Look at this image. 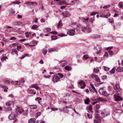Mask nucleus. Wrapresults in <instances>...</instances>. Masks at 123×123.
Returning a JSON list of instances; mask_svg holds the SVG:
<instances>
[{"instance_id": "nucleus-1", "label": "nucleus", "mask_w": 123, "mask_h": 123, "mask_svg": "<svg viewBox=\"0 0 123 123\" xmlns=\"http://www.w3.org/2000/svg\"><path fill=\"white\" fill-rule=\"evenodd\" d=\"M92 105H90L87 107L86 109L88 113H86L85 115L86 116H87V117L89 119H91L92 117V114L93 111H92Z\"/></svg>"}, {"instance_id": "nucleus-2", "label": "nucleus", "mask_w": 123, "mask_h": 123, "mask_svg": "<svg viewBox=\"0 0 123 123\" xmlns=\"http://www.w3.org/2000/svg\"><path fill=\"white\" fill-rule=\"evenodd\" d=\"M63 76L62 74L58 73L54 75L52 79V81L54 83L57 82L59 81L60 79L62 78Z\"/></svg>"}, {"instance_id": "nucleus-3", "label": "nucleus", "mask_w": 123, "mask_h": 123, "mask_svg": "<svg viewBox=\"0 0 123 123\" xmlns=\"http://www.w3.org/2000/svg\"><path fill=\"white\" fill-rule=\"evenodd\" d=\"M82 31L86 33H88L91 31V29L88 26L83 27L81 29Z\"/></svg>"}, {"instance_id": "nucleus-4", "label": "nucleus", "mask_w": 123, "mask_h": 123, "mask_svg": "<svg viewBox=\"0 0 123 123\" xmlns=\"http://www.w3.org/2000/svg\"><path fill=\"white\" fill-rule=\"evenodd\" d=\"M104 87L100 88L98 92L100 94H101L103 95L107 96L109 95V93H107L106 91L104 90Z\"/></svg>"}, {"instance_id": "nucleus-5", "label": "nucleus", "mask_w": 123, "mask_h": 123, "mask_svg": "<svg viewBox=\"0 0 123 123\" xmlns=\"http://www.w3.org/2000/svg\"><path fill=\"white\" fill-rule=\"evenodd\" d=\"M101 114L103 117H105L109 115L110 113L109 111L106 110H104L101 111Z\"/></svg>"}, {"instance_id": "nucleus-6", "label": "nucleus", "mask_w": 123, "mask_h": 123, "mask_svg": "<svg viewBox=\"0 0 123 123\" xmlns=\"http://www.w3.org/2000/svg\"><path fill=\"white\" fill-rule=\"evenodd\" d=\"M114 96L115 101L118 102L123 100V98L119 95L114 94Z\"/></svg>"}, {"instance_id": "nucleus-7", "label": "nucleus", "mask_w": 123, "mask_h": 123, "mask_svg": "<svg viewBox=\"0 0 123 123\" xmlns=\"http://www.w3.org/2000/svg\"><path fill=\"white\" fill-rule=\"evenodd\" d=\"M17 116L14 113H11L8 117L9 119L10 120H13L15 119Z\"/></svg>"}, {"instance_id": "nucleus-8", "label": "nucleus", "mask_w": 123, "mask_h": 123, "mask_svg": "<svg viewBox=\"0 0 123 123\" xmlns=\"http://www.w3.org/2000/svg\"><path fill=\"white\" fill-rule=\"evenodd\" d=\"M67 33L68 35L71 36H73L75 35V31L74 29H70L67 32Z\"/></svg>"}, {"instance_id": "nucleus-9", "label": "nucleus", "mask_w": 123, "mask_h": 123, "mask_svg": "<svg viewBox=\"0 0 123 123\" xmlns=\"http://www.w3.org/2000/svg\"><path fill=\"white\" fill-rule=\"evenodd\" d=\"M114 88L117 92L120 91L121 89L119 83H117L115 85L114 87Z\"/></svg>"}, {"instance_id": "nucleus-10", "label": "nucleus", "mask_w": 123, "mask_h": 123, "mask_svg": "<svg viewBox=\"0 0 123 123\" xmlns=\"http://www.w3.org/2000/svg\"><path fill=\"white\" fill-rule=\"evenodd\" d=\"M91 77L92 78H95V80L97 82L99 83L100 82V80L97 75L95 74H92L91 75Z\"/></svg>"}, {"instance_id": "nucleus-11", "label": "nucleus", "mask_w": 123, "mask_h": 123, "mask_svg": "<svg viewBox=\"0 0 123 123\" xmlns=\"http://www.w3.org/2000/svg\"><path fill=\"white\" fill-rule=\"evenodd\" d=\"M25 4H26L29 5L36 6L37 5V2H33L26 1Z\"/></svg>"}, {"instance_id": "nucleus-12", "label": "nucleus", "mask_w": 123, "mask_h": 123, "mask_svg": "<svg viewBox=\"0 0 123 123\" xmlns=\"http://www.w3.org/2000/svg\"><path fill=\"white\" fill-rule=\"evenodd\" d=\"M16 111L17 112H18L20 114H21L24 111V110L21 107L18 106L17 107Z\"/></svg>"}, {"instance_id": "nucleus-13", "label": "nucleus", "mask_w": 123, "mask_h": 123, "mask_svg": "<svg viewBox=\"0 0 123 123\" xmlns=\"http://www.w3.org/2000/svg\"><path fill=\"white\" fill-rule=\"evenodd\" d=\"M62 14L65 17H69L70 15V14L67 11L63 12Z\"/></svg>"}, {"instance_id": "nucleus-14", "label": "nucleus", "mask_w": 123, "mask_h": 123, "mask_svg": "<svg viewBox=\"0 0 123 123\" xmlns=\"http://www.w3.org/2000/svg\"><path fill=\"white\" fill-rule=\"evenodd\" d=\"M79 84L80 85H83V86L81 87L80 88L81 89H83L85 87V82L83 81H81L79 82Z\"/></svg>"}, {"instance_id": "nucleus-15", "label": "nucleus", "mask_w": 123, "mask_h": 123, "mask_svg": "<svg viewBox=\"0 0 123 123\" xmlns=\"http://www.w3.org/2000/svg\"><path fill=\"white\" fill-rule=\"evenodd\" d=\"M95 49L97 50L98 51L97 52V53L98 54H99V53L102 50L101 47L99 45H97V46L95 48Z\"/></svg>"}, {"instance_id": "nucleus-16", "label": "nucleus", "mask_w": 123, "mask_h": 123, "mask_svg": "<svg viewBox=\"0 0 123 123\" xmlns=\"http://www.w3.org/2000/svg\"><path fill=\"white\" fill-rule=\"evenodd\" d=\"M25 82L24 80H23L22 79L21 80H20L19 81H15V85H20L21 83H20L21 82L22 83H24Z\"/></svg>"}, {"instance_id": "nucleus-17", "label": "nucleus", "mask_w": 123, "mask_h": 123, "mask_svg": "<svg viewBox=\"0 0 123 123\" xmlns=\"http://www.w3.org/2000/svg\"><path fill=\"white\" fill-rule=\"evenodd\" d=\"M35 118H31L28 121L29 123H35L36 121Z\"/></svg>"}, {"instance_id": "nucleus-18", "label": "nucleus", "mask_w": 123, "mask_h": 123, "mask_svg": "<svg viewBox=\"0 0 123 123\" xmlns=\"http://www.w3.org/2000/svg\"><path fill=\"white\" fill-rule=\"evenodd\" d=\"M100 17H103L105 18H108V16L107 15H104L102 13H99Z\"/></svg>"}, {"instance_id": "nucleus-19", "label": "nucleus", "mask_w": 123, "mask_h": 123, "mask_svg": "<svg viewBox=\"0 0 123 123\" xmlns=\"http://www.w3.org/2000/svg\"><path fill=\"white\" fill-rule=\"evenodd\" d=\"M116 70L118 72H122L123 71V68L121 67H118L117 68Z\"/></svg>"}, {"instance_id": "nucleus-20", "label": "nucleus", "mask_w": 123, "mask_h": 123, "mask_svg": "<svg viewBox=\"0 0 123 123\" xmlns=\"http://www.w3.org/2000/svg\"><path fill=\"white\" fill-rule=\"evenodd\" d=\"M29 106H30V108L31 109H36L37 108V106L36 105H30Z\"/></svg>"}, {"instance_id": "nucleus-21", "label": "nucleus", "mask_w": 123, "mask_h": 123, "mask_svg": "<svg viewBox=\"0 0 123 123\" xmlns=\"http://www.w3.org/2000/svg\"><path fill=\"white\" fill-rule=\"evenodd\" d=\"M51 31V29L49 28H47L44 29V33L50 32Z\"/></svg>"}, {"instance_id": "nucleus-22", "label": "nucleus", "mask_w": 123, "mask_h": 123, "mask_svg": "<svg viewBox=\"0 0 123 123\" xmlns=\"http://www.w3.org/2000/svg\"><path fill=\"white\" fill-rule=\"evenodd\" d=\"M22 23L21 22H16L14 23V25H15L19 26L21 25Z\"/></svg>"}, {"instance_id": "nucleus-23", "label": "nucleus", "mask_w": 123, "mask_h": 123, "mask_svg": "<svg viewBox=\"0 0 123 123\" xmlns=\"http://www.w3.org/2000/svg\"><path fill=\"white\" fill-rule=\"evenodd\" d=\"M60 62V63H62L61 64V66L62 67H63L65 65L66 62V61H63Z\"/></svg>"}, {"instance_id": "nucleus-24", "label": "nucleus", "mask_w": 123, "mask_h": 123, "mask_svg": "<svg viewBox=\"0 0 123 123\" xmlns=\"http://www.w3.org/2000/svg\"><path fill=\"white\" fill-rule=\"evenodd\" d=\"M65 69L68 71H70L72 68L71 67L69 66H67L65 67Z\"/></svg>"}, {"instance_id": "nucleus-25", "label": "nucleus", "mask_w": 123, "mask_h": 123, "mask_svg": "<svg viewBox=\"0 0 123 123\" xmlns=\"http://www.w3.org/2000/svg\"><path fill=\"white\" fill-rule=\"evenodd\" d=\"M25 34L26 35V37H28L31 35V33L29 32H26L25 33Z\"/></svg>"}, {"instance_id": "nucleus-26", "label": "nucleus", "mask_w": 123, "mask_h": 123, "mask_svg": "<svg viewBox=\"0 0 123 123\" xmlns=\"http://www.w3.org/2000/svg\"><path fill=\"white\" fill-rule=\"evenodd\" d=\"M118 6L119 8H123V4L122 2H120L118 3Z\"/></svg>"}, {"instance_id": "nucleus-27", "label": "nucleus", "mask_w": 123, "mask_h": 123, "mask_svg": "<svg viewBox=\"0 0 123 123\" xmlns=\"http://www.w3.org/2000/svg\"><path fill=\"white\" fill-rule=\"evenodd\" d=\"M93 37L95 38H98L100 37V36L99 35L95 34L93 35Z\"/></svg>"}, {"instance_id": "nucleus-28", "label": "nucleus", "mask_w": 123, "mask_h": 123, "mask_svg": "<svg viewBox=\"0 0 123 123\" xmlns=\"http://www.w3.org/2000/svg\"><path fill=\"white\" fill-rule=\"evenodd\" d=\"M38 27V26L36 25H34L31 28V29L33 30H36Z\"/></svg>"}, {"instance_id": "nucleus-29", "label": "nucleus", "mask_w": 123, "mask_h": 123, "mask_svg": "<svg viewBox=\"0 0 123 123\" xmlns=\"http://www.w3.org/2000/svg\"><path fill=\"white\" fill-rule=\"evenodd\" d=\"M115 68H113L109 72L111 74H113L115 73Z\"/></svg>"}, {"instance_id": "nucleus-30", "label": "nucleus", "mask_w": 123, "mask_h": 123, "mask_svg": "<svg viewBox=\"0 0 123 123\" xmlns=\"http://www.w3.org/2000/svg\"><path fill=\"white\" fill-rule=\"evenodd\" d=\"M94 121V123H100L101 119H95Z\"/></svg>"}, {"instance_id": "nucleus-31", "label": "nucleus", "mask_w": 123, "mask_h": 123, "mask_svg": "<svg viewBox=\"0 0 123 123\" xmlns=\"http://www.w3.org/2000/svg\"><path fill=\"white\" fill-rule=\"evenodd\" d=\"M12 102L11 101H9L8 102L6 103V106H10L12 104Z\"/></svg>"}, {"instance_id": "nucleus-32", "label": "nucleus", "mask_w": 123, "mask_h": 123, "mask_svg": "<svg viewBox=\"0 0 123 123\" xmlns=\"http://www.w3.org/2000/svg\"><path fill=\"white\" fill-rule=\"evenodd\" d=\"M56 50V49L54 48H52L49 49L48 50V51L49 52H51Z\"/></svg>"}, {"instance_id": "nucleus-33", "label": "nucleus", "mask_w": 123, "mask_h": 123, "mask_svg": "<svg viewBox=\"0 0 123 123\" xmlns=\"http://www.w3.org/2000/svg\"><path fill=\"white\" fill-rule=\"evenodd\" d=\"M103 68L105 71H109L110 69V68H109L105 66H104Z\"/></svg>"}, {"instance_id": "nucleus-34", "label": "nucleus", "mask_w": 123, "mask_h": 123, "mask_svg": "<svg viewBox=\"0 0 123 123\" xmlns=\"http://www.w3.org/2000/svg\"><path fill=\"white\" fill-rule=\"evenodd\" d=\"M7 59L8 58L6 56H4V57H2L1 58V60L2 61H6V59Z\"/></svg>"}, {"instance_id": "nucleus-35", "label": "nucleus", "mask_w": 123, "mask_h": 123, "mask_svg": "<svg viewBox=\"0 0 123 123\" xmlns=\"http://www.w3.org/2000/svg\"><path fill=\"white\" fill-rule=\"evenodd\" d=\"M41 114V112H37L35 115V117L37 118Z\"/></svg>"}, {"instance_id": "nucleus-36", "label": "nucleus", "mask_w": 123, "mask_h": 123, "mask_svg": "<svg viewBox=\"0 0 123 123\" xmlns=\"http://www.w3.org/2000/svg\"><path fill=\"white\" fill-rule=\"evenodd\" d=\"M62 24L60 22L58 23L57 27L58 28H59L62 26Z\"/></svg>"}, {"instance_id": "nucleus-37", "label": "nucleus", "mask_w": 123, "mask_h": 123, "mask_svg": "<svg viewBox=\"0 0 123 123\" xmlns=\"http://www.w3.org/2000/svg\"><path fill=\"white\" fill-rule=\"evenodd\" d=\"M51 38L53 40H55L57 39V37L54 35L52 36Z\"/></svg>"}, {"instance_id": "nucleus-38", "label": "nucleus", "mask_w": 123, "mask_h": 123, "mask_svg": "<svg viewBox=\"0 0 123 123\" xmlns=\"http://www.w3.org/2000/svg\"><path fill=\"white\" fill-rule=\"evenodd\" d=\"M42 99L41 98H40L39 97H37L36 98L35 100H36L37 101H38V103H40V102L39 101V100H41Z\"/></svg>"}, {"instance_id": "nucleus-39", "label": "nucleus", "mask_w": 123, "mask_h": 123, "mask_svg": "<svg viewBox=\"0 0 123 123\" xmlns=\"http://www.w3.org/2000/svg\"><path fill=\"white\" fill-rule=\"evenodd\" d=\"M94 72L95 73H97L99 71V69H94L93 70Z\"/></svg>"}, {"instance_id": "nucleus-40", "label": "nucleus", "mask_w": 123, "mask_h": 123, "mask_svg": "<svg viewBox=\"0 0 123 123\" xmlns=\"http://www.w3.org/2000/svg\"><path fill=\"white\" fill-rule=\"evenodd\" d=\"M92 88V89H93L92 90H93L94 91H95V92L97 93V92L96 91V90L95 88V87H94V86L93 85H92V86H91V88Z\"/></svg>"}, {"instance_id": "nucleus-41", "label": "nucleus", "mask_w": 123, "mask_h": 123, "mask_svg": "<svg viewBox=\"0 0 123 123\" xmlns=\"http://www.w3.org/2000/svg\"><path fill=\"white\" fill-rule=\"evenodd\" d=\"M95 117L97 119H100V117H99V115H98L97 114L95 115Z\"/></svg>"}, {"instance_id": "nucleus-42", "label": "nucleus", "mask_w": 123, "mask_h": 123, "mask_svg": "<svg viewBox=\"0 0 123 123\" xmlns=\"http://www.w3.org/2000/svg\"><path fill=\"white\" fill-rule=\"evenodd\" d=\"M89 98L86 99L85 101V103L86 104H89Z\"/></svg>"}, {"instance_id": "nucleus-43", "label": "nucleus", "mask_w": 123, "mask_h": 123, "mask_svg": "<svg viewBox=\"0 0 123 123\" xmlns=\"http://www.w3.org/2000/svg\"><path fill=\"white\" fill-rule=\"evenodd\" d=\"M89 57L88 55H85L83 56V58L85 59H86Z\"/></svg>"}, {"instance_id": "nucleus-44", "label": "nucleus", "mask_w": 123, "mask_h": 123, "mask_svg": "<svg viewBox=\"0 0 123 123\" xmlns=\"http://www.w3.org/2000/svg\"><path fill=\"white\" fill-rule=\"evenodd\" d=\"M49 33H51V34H56L57 33L56 31H54L50 32Z\"/></svg>"}, {"instance_id": "nucleus-45", "label": "nucleus", "mask_w": 123, "mask_h": 123, "mask_svg": "<svg viewBox=\"0 0 123 123\" xmlns=\"http://www.w3.org/2000/svg\"><path fill=\"white\" fill-rule=\"evenodd\" d=\"M67 35H65L64 34H61L58 35V36L61 37H62L63 36H66Z\"/></svg>"}, {"instance_id": "nucleus-46", "label": "nucleus", "mask_w": 123, "mask_h": 123, "mask_svg": "<svg viewBox=\"0 0 123 123\" xmlns=\"http://www.w3.org/2000/svg\"><path fill=\"white\" fill-rule=\"evenodd\" d=\"M100 105L98 104H97L96 105V108L97 109H98L100 108Z\"/></svg>"}, {"instance_id": "nucleus-47", "label": "nucleus", "mask_w": 123, "mask_h": 123, "mask_svg": "<svg viewBox=\"0 0 123 123\" xmlns=\"http://www.w3.org/2000/svg\"><path fill=\"white\" fill-rule=\"evenodd\" d=\"M98 13V12H93L91 13L90 14V15L91 16H93L94 15H95L96 14H97Z\"/></svg>"}, {"instance_id": "nucleus-48", "label": "nucleus", "mask_w": 123, "mask_h": 123, "mask_svg": "<svg viewBox=\"0 0 123 123\" xmlns=\"http://www.w3.org/2000/svg\"><path fill=\"white\" fill-rule=\"evenodd\" d=\"M108 52L110 55H113V52L112 51L110 50L108 51Z\"/></svg>"}, {"instance_id": "nucleus-49", "label": "nucleus", "mask_w": 123, "mask_h": 123, "mask_svg": "<svg viewBox=\"0 0 123 123\" xmlns=\"http://www.w3.org/2000/svg\"><path fill=\"white\" fill-rule=\"evenodd\" d=\"M47 49H44L43 51V54L44 55H45L47 53Z\"/></svg>"}, {"instance_id": "nucleus-50", "label": "nucleus", "mask_w": 123, "mask_h": 123, "mask_svg": "<svg viewBox=\"0 0 123 123\" xmlns=\"http://www.w3.org/2000/svg\"><path fill=\"white\" fill-rule=\"evenodd\" d=\"M20 2L19 1H15L13 2H12V4L15 3L16 4H18Z\"/></svg>"}, {"instance_id": "nucleus-51", "label": "nucleus", "mask_w": 123, "mask_h": 123, "mask_svg": "<svg viewBox=\"0 0 123 123\" xmlns=\"http://www.w3.org/2000/svg\"><path fill=\"white\" fill-rule=\"evenodd\" d=\"M113 48V47H109L106 48V49L107 50L111 49Z\"/></svg>"}, {"instance_id": "nucleus-52", "label": "nucleus", "mask_w": 123, "mask_h": 123, "mask_svg": "<svg viewBox=\"0 0 123 123\" xmlns=\"http://www.w3.org/2000/svg\"><path fill=\"white\" fill-rule=\"evenodd\" d=\"M107 76L106 75H104L102 76V79L103 80H104L107 78Z\"/></svg>"}, {"instance_id": "nucleus-53", "label": "nucleus", "mask_w": 123, "mask_h": 123, "mask_svg": "<svg viewBox=\"0 0 123 123\" xmlns=\"http://www.w3.org/2000/svg\"><path fill=\"white\" fill-rule=\"evenodd\" d=\"M68 107V106H67V107L65 109H64V112H68V110L67 109V108Z\"/></svg>"}, {"instance_id": "nucleus-54", "label": "nucleus", "mask_w": 123, "mask_h": 123, "mask_svg": "<svg viewBox=\"0 0 123 123\" xmlns=\"http://www.w3.org/2000/svg\"><path fill=\"white\" fill-rule=\"evenodd\" d=\"M82 19H83V20H85L86 22H87L88 20L89 19V18H82Z\"/></svg>"}, {"instance_id": "nucleus-55", "label": "nucleus", "mask_w": 123, "mask_h": 123, "mask_svg": "<svg viewBox=\"0 0 123 123\" xmlns=\"http://www.w3.org/2000/svg\"><path fill=\"white\" fill-rule=\"evenodd\" d=\"M51 109L53 111H56L58 110V109L57 108H51Z\"/></svg>"}, {"instance_id": "nucleus-56", "label": "nucleus", "mask_w": 123, "mask_h": 123, "mask_svg": "<svg viewBox=\"0 0 123 123\" xmlns=\"http://www.w3.org/2000/svg\"><path fill=\"white\" fill-rule=\"evenodd\" d=\"M67 107V106H66L64 107H63V108L62 109H60V111H64V109H65Z\"/></svg>"}, {"instance_id": "nucleus-57", "label": "nucleus", "mask_w": 123, "mask_h": 123, "mask_svg": "<svg viewBox=\"0 0 123 123\" xmlns=\"http://www.w3.org/2000/svg\"><path fill=\"white\" fill-rule=\"evenodd\" d=\"M44 77L46 78H49L51 76L50 75H49V76H46L45 75H44Z\"/></svg>"}, {"instance_id": "nucleus-58", "label": "nucleus", "mask_w": 123, "mask_h": 123, "mask_svg": "<svg viewBox=\"0 0 123 123\" xmlns=\"http://www.w3.org/2000/svg\"><path fill=\"white\" fill-rule=\"evenodd\" d=\"M109 22L111 23H113L114 22V21L111 19H110L109 20Z\"/></svg>"}, {"instance_id": "nucleus-59", "label": "nucleus", "mask_w": 123, "mask_h": 123, "mask_svg": "<svg viewBox=\"0 0 123 123\" xmlns=\"http://www.w3.org/2000/svg\"><path fill=\"white\" fill-rule=\"evenodd\" d=\"M17 49L18 51L19 50V49H21V47L20 46H17Z\"/></svg>"}, {"instance_id": "nucleus-60", "label": "nucleus", "mask_w": 123, "mask_h": 123, "mask_svg": "<svg viewBox=\"0 0 123 123\" xmlns=\"http://www.w3.org/2000/svg\"><path fill=\"white\" fill-rule=\"evenodd\" d=\"M5 81L6 83H7L9 84L10 83V81H9L8 80H5Z\"/></svg>"}, {"instance_id": "nucleus-61", "label": "nucleus", "mask_w": 123, "mask_h": 123, "mask_svg": "<svg viewBox=\"0 0 123 123\" xmlns=\"http://www.w3.org/2000/svg\"><path fill=\"white\" fill-rule=\"evenodd\" d=\"M17 17L19 19L21 18H22V16L19 15H17Z\"/></svg>"}, {"instance_id": "nucleus-62", "label": "nucleus", "mask_w": 123, "mask_h": 123, "mask_svg": "<svg viewBox=\"0 0 123 123\" xmlns=\"http://www.w3.org/2000/svg\"><path fill=\"white\" fill-rule=\"evenodd\" d=\"M39 63L41 64H43V62L42 60H41L39 61Z\"/></svg>"}, {"instance_id": "nucleus-63", "label": "nucleus", "mask_w": 123, "mask_h": 123, "mask_svg": "<svg viewBox=\"0 0 123 123\" xmlns=\"http://www.w3.org/2000/svg\"><path fill=\"white\" fill-rule=\"evenodd\" d=\"M40 21L42 23H44L45 22V20L43 18H42L40 20Z\"/></svg>"}, {"instance_id": "nucleus-64", "label": "nucleus", "mask_w": 123, "mask_h": 123, "mask_svg": "<svg viewBox=\"0 0 123 123\" xmlns=\"http://www.w3.org/2000/svg\"><path fill=\"white\" fill-rule=\"evenodd\" d=\"M67 6L66 5L65 6H61V7L60 8L62 9H63L64 8L66 7Z\"/></svg>"}]
</instances>
